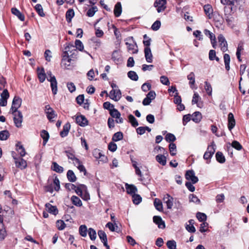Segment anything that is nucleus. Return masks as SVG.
I'll return each mask as SVG.
<instances>
[{
	"label": "nucleus",
	"mask_w": 249,
	"mask_h": 249,
	"mask_svg": "<svg viewBox=\"0 0 249 249\" xmlns=\"http://www.w3.org/2000/svg\"><path fill=\"white\" fill-rule=\"evenodd\" d=\"M56 227L59 230H63L66 227V224L63 220H58L56 223Z\"/></svg>",
	"instance_id": "obj_56"
},
{
	"label": "nucleus",
	"mask_w": 249,
	"mask_h": 249,
	"mask_svg": "<svg viewBox=\"0 0 249 249\" xmlns=\"http://www.w3.org/2000/svg\"><path fill=\"white\" fill-rule=\"evenodd\" d=\"M235 121L234 119L233 115L232 113L228 114V128L231 130L235 126Z\"/></svg>",
	"instance_id": "obj_21"
},
{
	"label": "nucleus",
	"mask_w": 249,
	"mask_h": 249,
	"mask_svg": "<svg viewBox=\"0 0 249 249\" xmlns=\"http://www.w3.org/2000/svg\"><path fill=\"white\" fill-rule=\"evenodd\" d=\"M53 184L54 185V189L55 191H58L60 189V181L57 177H55L53 179Z\"/></svg>",
	"instance_id": "obj_61"
},
{
	"label": "nucleus",
	"mask_w": 249,
	"mask_h": 249,
	"mask_svg": "<svg viewBox=\"0 0 249 249\" xmlns=\"http://www.w3.org/2000/svg\"><path fill=\"white\" fill-rule=\"evenodd\" d=\"M6 231L3 227V224L0 225V240H3L6 236Z\"/></svg>",
	"instance_id": "obj_49"
},
{
	"label": "nucleus",
	"mask_w": 249,
	"mask_h": 249,
	"mask_svg": "<svg viewBox=\"0 0 249 249\" xmlns=\"http://www.w3.org/2000/svg\"><path fill=\"white\" fill-rule=\"evenodd\" d=\"M45 111L47 114V118L50 121H52L53 119L55 118L56 115L55 114L54 111L50 107L49 105L46 106Z\"/></svg>",
	"instance_id": "obj_14"
},
{
	"label": "nucleus",
	"mask_w": 249,
	"mask_h": 249,
	"mask_svg": "<svg viewBox=\"0 0 249 249\" xmlns=\"http://www.w3.org/2000/svg\"><path fill=\"white\" fill-rule=\"evenodd\" d=\"M209 58L210 60H215L217 62L219 61V58L216 56L215 51L213 50H211L210 51L209 53Z\"/></svg>",
	"instance_id": "obj_44"
},
{
	"label": "nucleus",
	"mask_w": 249,
	"mask_h": 249,
	"mask_svg": "<svg viewBox=\"0 0 249 249\" xmlns=\"http://www.w3.org/2000/svg\"><path fill=\"white\" fill-rule=\"evenodd\" d=\"M71 128V125L70 123H66L64 126L63 128V130L60 132V135L62 137H65L68 134L69 130Z\"/></svg>",
	"instance_id": "obj_24"
},
{
	"label": "nucleus",
	"mask_w": 249,
	"mask_h": 249,
	"mask_svg": "<svg viewBox=\"0 0 249 249\" xmlns=\"http://www.w3.org/2000/svg\"><path fill=\"white\" fill-rule=\"evenodd\" d=\"M196 217L198 219V220L200 222L205 221L207 219L206 215L204 213H201L200 212H198L196 213Z\"/></svg>",
	"instance_id": "obj_58"
},
{
	"label": "nucleus",
	"mask_w": 249,
	"mask_h": 249,
	"mask_svg": "<svg viewBox=\"0 0 249 249\" xmlns=\"http://www.w3.org/2000/svg\"><path fill=\"white\" fill-rule=\"evenodd\" d=\"M144 54L146 61L148 63H151L152 62L153 55L150 47L145 48Z\"/></svg>",
	"instance_id": "obj_19"
},
{
	"label": "nucleus",
	"mask_w": 249,
	"mask_h": 249,
	"mask_svg": "<svg viewBox=\"0 0 249 249\" xmlns=\"http://www.w3.org/2000/svg\"><path fill=\"white\" fill-rule=\"evenodd\" d=\"M89 235L91 240H94L96 238V232L92 228H89L88 230Z\"/></svg>",
	"instance_id": "obj_53"
},
{
	"label": "nucleus",
	"mask_w": 249,
	"mask_h": 249,
	"mask_svg": "<svg viewBox=\"0 0 249 249\" xmlns=\"http://www.w3.org/2000/svg\"><path fill=\"white\" fill-rule=\"evenodd\" d=\"M204 10L205 14L211 18L210 15L212 14L213 10L211 5L207 4L204 6Z\"/></svg>",
	"instance_id": "obj_40"
},
{
	"label": "nucleus",
	"mask_w": 249,
	"mask_h": 249,
	"mask_svg": "<svg viewBox=\"0 0 249 249\" xmlns=\"http://www.w3.org/2000/svg\"><path fill=\"white\" fill-rule=\"evenodd\" d=\"M16 149L18 151V153L20 154L21 157H24L26 154V152L24 148L21 144L20 142H18L16 144Z\"/></svg>",
	"instance_id": "obj_29"
},
{
	"label": "nucleus",
	"mask_w": 249,
	"mask_h": 249,
	"mask_svg": "<svg viewBox=\"0 0 249 249\" xmlns=\"http://www.w3.org/2000/svg\"><path fill=\"white\" fill-rule=\"evenodd\" d=\"M161 25L160 21L159 20H156L154 23L152 24L151 26V29L154 31L158 30Z\"/></svg>",
	"instance_id": "obj_62"
},
{
	"label": "nucleus",
	"mask_w": 249,
	"mask_h": 249,
	"mask_svg": "<svg viewBox=\"0 0 249 249\" xmlns=\"http://www.w3.org/2000/svg\"><path fill=\"white\" fill-rule=\"evenodd\" d=\"M9 136V133L7 130H3L0 132V140H6Z\"/></svg>",
	"instance_id": "obj_47"
},
{
	"label": "nucleus",
	"mask_w": 249,
	"mask_h": 249,
	"mask_svg": "<svg viewBox=\"0 0 249 249\" xmlns=\"http://www.w3.org/2000/svg\"><path fill=\"white\" fill-rule=\"evenodd\" d=\"M132 196L134 204L138 205L142 201V197L139 195L133 194Z\"/></svg>",
	"instance_id": "obj_52"
},
{
	"label": "nucleus",
	"mask_w": 249,
	"mask_h": 249,
	"mask_svg": "<svg viewBox=\"0 0 249 249\" xmlns=\"http://www.w3.org/2000/svg\"><path fill=\"white\" fill-rule=\"evenodd\" d=\"M216 145L213 142L211 144L208 146L207 151L205 152L203 158L206 160H210L215 152Z\"/></svg>",
	"instance_id": "obj_3"
},
{
	"label": "nucleus",
	"mask_w": 249,
	"mask_h": 249,
	"mask_svg": "<svg viewBox=\"0 0 249 249\" xmlns=\"http://www.w3.org/2000/svg\"><path fill=\"white\" fill-rule=\"evenodd\" d=\"M47 80L51 82V87L53 93L55 95L57 92V82L55 77H51V78L49 79L47 78Z\"/></svg>",
	"instance_id": "obj_15"
},
{
	"label": "nucleus",
	"mask_w": 249,
	"mask_h": 249,
	"mask_svg": "<svg viewBox=\"0 0 249 249\" xmlns=\"http://www.w3.org/2000/svg\"><path fill=\"white\" fill-rule=\"evenodd\" d=\"M165 139L168 142H173L176 141V138L175 135L171 133H168L165 136Z\"/></svg>",
	"instance_id": "obj_57"
},
{
	"label": "nucleus",
	"mask_w": 249,
	"mask_h": 249,
	"mask_svg": "<svg viewBox=\"0 0 249 249\" xmlns=\"http://www.w3.org/2000/svg\"><path fill=\"white\" fill-rule=\"evenodd\" d=\"M125 189L126 190V192L131 195H133V194H135V193L137 192V188L136 187L132 184H128V183H126L125 184Z\"/></svg>",
	"instance_id": "obj_18"
},
{
	"label": "nucleus",
	"mask_w": 249,
	"mask_h": 249,
	"mask_svg": "<svg viewBox=\"0 0 249 249\" xmlns=\"http://www.w3.org/2000/svg\"><path fill=\"white\" fill-rule=\"evenodd\" d=\"M166 0H156L154 3V6L157 8L158 13H161L166 9Z\"/></svg>",
	"instance_id": "obj_5"
},
{
	"label": "nucleus",
	"mask_w": 249,
	"mask_h": 249,
	"mask_svg": "<svg viewBox=\"0 0 249 249\" xmlns=\"http://www.w3.org/2000/svg\"><path fill=\"white\" fill-rule=\"evenodd\" d=\"M79 231L80 234L83 237H86L87 234V228L84 225H82L80 226Z\"/></svg>",
	"instance_id": "obj_46"
},
{
	"label": "nucleus",
	"mask_w": 249,
	"mask_h": 249,
	"mask_svg": "<svg viewBox=\"0 0 249 249\" xmlns=\"http://www.w3.org/2000/svg\"><path fill=\"white\" fill-rule=\"evenodd\" d=\"M122 8L121 3L118 2L115 5L114 9V14L116 17H119L122 13Z\"/></svg>",
	"instance_id": "obj_22"
},
{
	"label": "nucleus",
	"mask_w": 249,
	"mask_h": 249,
	"mask_svg": "<svg viewBox=\"0 0 249 249\" xmlns=\"http://www.w3.org/2000/svg\"><path fill=\"white\" fill-rule=\"evenodd\" d=\"M40 136L43 140V144L45 145L49 139V134L46 130H42L40 132Z\"/></svg>",
	"instance_id": "obj_28"
},
{
	"label": "nucleus",
	"mask_w": 249,
	"mask_h": 249,
	"mask_svg": "<svg viewBox=\"0 0 249 249\" xmlns=\"http://www.w3.org/2000/svg\"><path fill=\"white\" fill-rule=\"evenodd\" d=\"M232 147L234 148L237 150H240L242 148V146L238 142L236 141H234L232 142L231 143V147L230 146H229V147H228L229 152H230V151L231 150H232Z\"/></svg>",
	"instance_id": "obj_31"
},
{
	"label": "nucleus",
	"mask_w": 249,
	"mask_h": 249,
	"mask_svg": "<svg viewBox=\"0 0 249 249\" xmlns=\"http://www.w3.org/2000/svg\"><path fill=\"white\" fill-rule=\"evenodd\" d=\"M224 63H225V69L226 70L229 71V70L230 69V61H231L230 55L227 53L224 54Z\"/></svg>",
	"instance_id": "obj_34"
},
{
	"label": "nucleus",
	"mask_w": 249,
	"mask_h": 249,
	"mask_svg": "<svg viewBox=\"0 0 249 249\" xmlns=\"http://www.w3.org/2000/svg\"><path fill=\"white\" fill-rule=\"evenodd\" d=\"M154 206L156 209L162 212L163 211V207L161 201L158 198H155L154 202Z\"/></svg>",
	"instance_id": "obj_33"
},
{
	"label": "nucleus",
	"mask_w": 249,
	"mask_h": 249,
	"mask_svg": "<svg viewBox=\"0 0 249 249\" xmlns=\"http://www.w3.org/2000/svg\"><path fill=\"white\" fill-rule=\"evenodd\" d=\"M98 10L97 7L96 6H93L89 9L87 13V15L89 17H92L94 16L95 12Z\"/></svg>",
	"instance_id": "obj_55"
},
{
	"label": "nucleus",
	"mask_w": 249,
	"mask_h": 249,
	"mask_svg": "<svg viewBox=\"0 0 249 249\" xmlns=\"http://www.w3.org/2000/svg\"><path fill=\"white\" fill-rule=\"evenodd\" d=\"M37 71L38 79L41 83H43L45 81L46 77V74L45 72L44 69L43 68L40 69L38 68Z\"/></svg>",
	"instance_id": "obj_20"
},
{
	"label": "nucleus",
	"mask_w": 249,
	"mask_h": 249,
	"mask_svg": "<svg viewBox=\"0 0 249 249\" xmlns=\"http://www.w3.org/2000/svg\"><path fill=\"white\" fill-rule=\"evenodd\" d=\"M109 97L112 100L118 101L121 98V92L120 89H113L109 92Z\"/></svg>",
	"instance_id": "obj_11"
},
{
	"label": "nucleus",
	"mask_w": 249,
	"mask_h": 249,
	"mask_svg": "<svg viewBox=\"0 0 249 249\" xmlns=\"http://www.w3.org/2000/svg\"><path fill=\"white\" fill-rule=\"evenodd\" d=\"M187 78L189 80H190L189 84L191 86V87L193 85H194L195 83V74L193 72H191L188 76Z\"/></svg>",
	"instance_id": "obj_54"
},
{
	"label": "nucleus",
	"mask_w": 249,
	"mask_h": 249,
	"mask_svg": "<svg viewBox=\"0 0 249 249\" xmlns=\"http://www.w3.org/2000/svg\"><path fill=\"white\" fill-rule=\"evenodd\" d=\"M156 93L153 90L150 91L146 95V97L143 99L142 104L144 106L149 105L152 100H154L156 97Z\"/></svg>",
	"instance_id": "obj_8"
},
{
	"label": "nucleus",
	"mask_w": 249,
	"mask_h": 249,
	"mask_svg": "<svg viewBox=\"0 0 249 249\" xmlns=\"http://www.w3.org/2000/svg\"><path fill=\"white\" fill-rule=\"evenodd\" d=\"M218 40L221 51L223 52H226L228 50V44L224 36L222 35H219L218 36Z\"/></svg>",
	"instance_id": "obj_10"
},
{
	"label": "nucleus",
	"mask_w": 249,
	"mask_h": 249,
	"mask_svg": "<svg viewBox=\"0 0 249 249\" xmlns=\"http://www.w3.org/2000/svg\"><path fill=\"white\" fill-rule=\"evenodd\" d=\"M65 49L66 53H68V52H70L71 53L72 51H73V53L71 54V55H76V53H77L76 49H78L80 51H83L84 49V45L80 40L76 39L75 41V46L73 44H69Z\"/></svg>",
	"instance_id": "obj_1"
},
{
	"label": "nucleus",
	"mask_w": 249,
	"mask_h": 249,
	"mask_svg": "<svg viewBox=\"0 0 249 249\" xmlns=\"http://www.w3.org/2000/svg\"><path fill=\"white\" fill-rule=\"evenodd\" d=\"M52 169L56 172L61 173L63 172V168L59 165L56 162H53L52 164Z\"/></svg>",
	"instance_id": "obj_35"
},
{
	"label": "nucleus",
	"mask_w": 249,
	"mask_h": 249,
	"mask_svg": "<svg viewBox=\"0 0 249 249\" xmlns=\"http://www.w3.org/2000/svg\"><path fill=\"white\" fill-rule=\"evenodd\" d=\"M74 16V12L73 9H69L66 13V20L68 22H71L72 18Z\"/></svg>",
	"instance_id": "obj_30"
},
{
	"label": "nucleus",
	"mask_w": 249,
	"mask_h": 249,
	"mask_svg": "<svg viewBox=\"0 0 249 249\" xmlns=\"http://www.w3.org/2000/svg\"><path fill=\"white\" fill-rule=\"evenodd\" d=\"M185 178L187 180H191L192 183L195 184L198 181V178L195 176L193 170H188L185 174Z\"/></svg>",
	"instance_id": "obj_9"
},
{
	"label": "nucleus",
	"mask_w": 249,
	"mask_h": 249,
	"mask_svg": "<svg viewBox=\"0 0 249 249\" xmlns=\"http://www.w3.org/2000/svg\"><path fill=\"white\" fill-rule=\"evenodd\" d=\"M213 20H214L216 26L221 25L224 22V19L219 14L214 15Z\"/></svg>",
	"instance_id": "obj_27"
},
{
	"label": "nucleus",
	"mask_w": 249,
	"mask_h": 249,
	"mask_svg": "<svg viewBox=\"0 0 249 249\" xmlns=\"http://www.w3.org/2000/svg\"><path fill=\"white\" fill-rule=\"evenodd\" d=\"M169 149L172 156H175L176 154V152H174L176 151V145L175 143H171L169 145Z\"/></svg>",
	"instance_id": "obj_60"
},
{
	"label": "nucleus",
	"mask_w": 249,
	"mask_h": 249,
	"mask_svg": "<svg viewBox=\"0 0 249 249\" xmlns=\"http://www.w3.org/2000/svg\"><path fill=\"white\" fill-rule=\"evenodd\" d=\"M163 200L164 203L166 204L167 208L168 209H171L173 206V200L174 198L169 194H166L163 198Z\"/></svg>",
	"instance_id": "obj_13"
},
{
	"label": "nucleus",
	"mask_w": 249,
	"mask_h": 249,
	"mask_svg": "<svg viewBox=\"0 0 249 249\" xmlns=\"http://www.w3.org/2000/svg\"><path fill=\"white\" fill-rule=\"evenodd\" d=\"M192 120L196 123L199 122L202 118L201 114L198 111L195 112L192 114Z\"/></svg>",
	"instance_id": "obj_36"
},
{
	"label": "nucleus",
	"mask_w": 249,
	"mask_h": 249,
	"mask_svg": "<svg viewBox=\"0 0 249 249\" xmlns=\"http://www.w3.org/2000/svg\"><path fill=\"white\" fill-rule=\"evenodd\" d=\"M204 88L206 91L209 96H211L212 93V87L211 86V85L207 81H205L204 82Z\"/></svg>",
	"instance_id": "obj_48"
},
{
	"label": "nucleus",
	"mask_w": 249,
	"mask_h": 249,
	"mask_svg": "<svg viewBox=\"0 0 249 249\" xmlns=\"http://www.w3.org/2000/svg\"><path fill=\"white\" fill-rule=\"evenodd\" d=\"M109 114L112 118H120L121 116V113L118 110L114 108H112L109 111Z\"/></svg>",
	"instance_id": "obj_45"
},
{
	"label": "nucleus",
	"mask_w": 249,
	"mask_h": 249,
	"mask_svg": "<svg viewBox=\"0 0 249 249\" xmlns=\"http://www.w3.org/2000/svg\"><path fill=\"white\" fill-rule=\"evenodd\" d=\"M11 112L14 116L13 120L16 126L18 128L20 127L23 122V115L21 112L20 111H17Z\"/></svg>",
	"instance_id": "obj_2"
},
{
	"label": "nucleus",
	"mask_w": 249,
	"mask_h": 249,
	"mask_svg": "<svg viewBox=\"0 0 249 249\" xmlns=\"http://www.w3.org/2000/svg\"><path fill=\"white\" fill-rule=\"evenodd\" d=\"M123 138V133L121 132H117L113 135L112 140L114 142H117L121 140Z\"/></svg>",
	"instance_id": "obj_41"
},
{
	"label": "nucleus",
	"mask_w": 249,
	"mask_h": 249,
	"mask_svg": "<svg viewBox=\"0 0 249 249\" xmlns=\"http://www.w3.org/2000/svg\"><path fill=\"white\" fill-rule=\"evenodd\" d=\"M215 157L217 161L219 163H223L225 162V158L222 152H217L216 153Z\"/></svg>",
	"instance_id": "obj_39"
},
{
	"label": "nucleus",
	"mask_w": 249,
	"mask_h": 249,
	"mask_svg": "<svg viewBox=\"0 0 249 249\" xmlns=\"http://www.w3.org/2000/svg\"><path fill=\"white\" fill-rule=\"evenodd\" d=\"M166 245L169 249H176V242L174 240L168 241Z\"/></svg>",
	"instance_id": "obj_59"
},
{
	"label": "nucleus",
	"mask_w": 249,
	"mask_h": 249,
	"mask_svg": "<svg viewBox=\"0 0 249 249\" xmlns=\"http://www.w3.org/2000/svg\"><path fill=\"white\" fill-rule=\"evenodd\" d=\"M189 198L190 202H193L198 204L200 203V199H198L197 197L194 194H190L189 196Z\"/></svg>",
	"instance_id": "obj_51"
},
{
	"label": "nucleus",
	"mask_w": 249,
	"mask_h": 249,
	"mask_svg": "<svg viewBox=\"0 0 249 249\" xmlns=\"http://www.w3.org/2000/svg\"><path fill=\"white\" fill-rule=\"evenodd\" d=\"M35 8L36 10V11L38 14L41 17H44L45 15L43 12V8L41 4H37L35 7Z\"/></svg>",
	"instance_id": "obj_43"
},
{
	"label": "nucleus",
	"mask_w": 249,
	"mask_h": 249,
	"mask_svg": "<svg viewBox=\"0 0 249 249\" xmlns=\"http://www.w3.org/2000/svg\"><path fill=\"white\" fill-rule=\"evenodd\" d=\"M22 99L18 96H15L13 100L10 112L18 111V108L20 107Z\"/></svg>",
	"instance_id": "obj_6"
},
{
	"label": "nucleus",
	"mask_w": 249,
	"mask_h": 249,
	"mask_svg": "<svg viewBox=\"0 0 249 249\" xmlns=\"http://www.w3.org/2000/svg\"><path fill=\"white\" fill-rule=\"evenodd\" d=\"M128 77L132 80L137 81L138 79V76L137 73L134 71H129L127 73Z\"/></svg>",
	"instance_id": "obj_50"
},
{
	"label": "nucleus",
	"mask_w": 249,
	"mask_h": 249,
	"mask_svg": "<svg viewBox=\"0 0 249 249\" xmlns=\"http://www.w3.org/2000/svg\"><path fill=\"white\" fill-rule=\"evenodd\" d=\"M128 118L129 120V122L131 123V125L133 127H136L139 125V123L137 120L132 114L129 115L128 116Z\"/></svg>",
	"instance_id": "obj_42"
},
{
	"label": "nucleus",
	"mask_w": 249,
	"mask_h": 249,
	"mask_svg": "<svg viewBox=\"0 0 249 249\" xmlns=\"http://www.w3.org/2000/svg\"><path fill=\"white\" fill-rule=\"evenodd\" d=\"M160 81L164 85L169 86L170 85L169 80L168 77L165 76H161L160 77Z\"/></svg>",
	"instance_id": "obj_64"
},
{
	"label": "nucleus",
	"mask_w": 249,
	"mask_h": 249,
	"mask_svg": "<svg viewBox=\"0 0 249 249\" xmlns=\"http://www.w3.org/2000/svg\"><path fill=\"white\" fill-rule=\"evenodd\" d=\"M76 122L79 125L85 126L88 124V121L83 115H80L76 118Z\"/></svg>",
	"instance_id": "obj_16"
},
{
	"label": "nucleus",
	"mask_w": 249,
	"mask_h": 249,
	"mask_svg": "<svg viewBox=\"0 0 249 249\" xmlns=\"http://www.w3.org/2000/svg\"><path fill=\"white\" fill-rule=\"evenodd\" d=\"M106 227H107L111 231H116L119 232V230L118 231V226L116 223H112L111 222H108Z\"/></svg>",
	"instance_id": "obj_38"
},
{
	"label": "nucleus",
	"mask_w": 249,
	"mask_h": 249,
	"mask_svg": "<svg viewBox=\"0 0 249 249\" xmlns=\"http://www.w3.org/2000/svg\"><path fill=\"white\" fill-rule=\"evenodd\" d=\"M45 206L47 211L49 213H52L54 215H56L58 211L55 206H52L49 203L46 204Z\"/></svg>",
	"instance_id": "obj_26"
},
{
	"label": "nucleus",
	"mask_w": 249,
	"mask_h": 249,
	"mask_svg": "<svg viewBox=\"0 0 249 249\" xmlns=\"http://www.w3.org/2000/svg\"><path fill=\"white\" fill-rule=\"evenodd\" d=\"M127 41L125 42L127 49L129 51H131L132 53H137L138 50L136 43L134 42L133 37L127 39Z\"/></svg>",
	"instance_id": "obj_4"
},
{
	"label": "nucleus",
	"mask_w": 249,
	"mask_h": 249,
	"mask_svg": "<svg viewBox=\"0 0 249 249\" xmlns=\"http://www.w3.org/2000/svg\"><path fill=\"white\" fill-rule=\"evenodd\" d=\"M153 219L154 222L158 225L159 228L164 229L165 227V223L160 216H154Z\"/></svg>",
	"instance_id": "obj_17"
},
{
	"label": "nucleus",
	"mask_w": 249,
	"mask_h": 249,
	"mask_svg": "<svg viewBox=\"0 0 249 249\" xmlns=\"http://www.w3.org/2000/svg\"><path fill=\"white\" fill-rule=\"evenodd\" d=\"M15 160V163L17 167L21 169H24L27 167V162L25 160L22 158H16L13 155Z\"/></svg>",
	"instance_id": "obj_7"
},
{
	"label": "nucleus",
	"mask_w": 249,
	"mask_h": 249,
	"mask_svg": "<svg viewBox=\"0 0 249 249\" xmlns=\"http://www.w3.org/2000/svg\"><path fill=\"white\" fill-rule=\"evenodd\" d=\"M156 160L161 165L164 166L166 164V158L165 156L159 154L156 156Z\"/></svg>",
	"instance_id": "obj_25"
},
{
	"label": "nucleus",
	"mask_w": 249,
	"mask_h": 249,
	"mask_svg": "<svg viewBox=\"0 0 249 249\" xmlns=\"http://www.w3.org/2000/svg\"><path fill=\"white\" fill-rule=\"evenodd\" d=\"M67 176L68 180L70 182H75L76 180V177L74 173V172L71 170H68L67 174Z\"/></svg>",
	"instance_id": "obj_32"
},
{
	"label": "nucleus",
	"mask_w": 249,
	"mask_h": 249,
	"mask_svg": "<svg viewBox=\"0 0 249 249\" xmlns=\"http://www.w3.org/2000/svg\"><path fill=\"white\" fill-rule=\"evenodd\" d=\"M65 55L63 56L62 61H61V65L62 67H64L66 69H70V67L71 66V59L69 58L68 55L69 53H66L64 52Z\"/></svg>",
	"instance_id": "obj_12"
},
{
	"label": "nucleus",
	"mask_w": 249,
	"mask_h": 249,
	"mask_svg": "<svg viewBox=\"0 0 249 249\" xmlns=\"http://www.w3.org/2000/svg\"><path fill=\"white\" fill-rule=\"evenodd\" d=\"M71 200L72 202V204L76 206L80 207L82 205L81 200L79 199V197L75 196H71Z\"/></svg>",
	"instance_id": "obj_37"
},
{
	"label": "nucleus",
	"mask_w": 249,
	"mask_h": 249,
	"mask_svg": "<svg viewBox=\"0 0 249 249\" xmlns=\"http://www.w3.org/2000/svg\"><path fill=\"white\" fill-rule=\"evenodd\" d=\"M12 13L16 16L21 21L25 20L24 16L16 8H12L11 9Z\"/></svg>",
	"instance_id": "obj_23"
},
{
	"label": "nucleus",
	"mask_w": 249,
	"mask_h": 249,
	"mask_svg": "<svg viewBox=\"0 0 249 249\" xmlns=\"http://www.w3.org/2000/svg\"><path fill=\"white\" fill-rule=\"evenodd\" d=\"M65 153L66 154V155L69 159L73 160L75 158L74 152L72 150H66L65 151Z\"/></svg>",
	"instance_id": "obj_63"
}]
</instances>
